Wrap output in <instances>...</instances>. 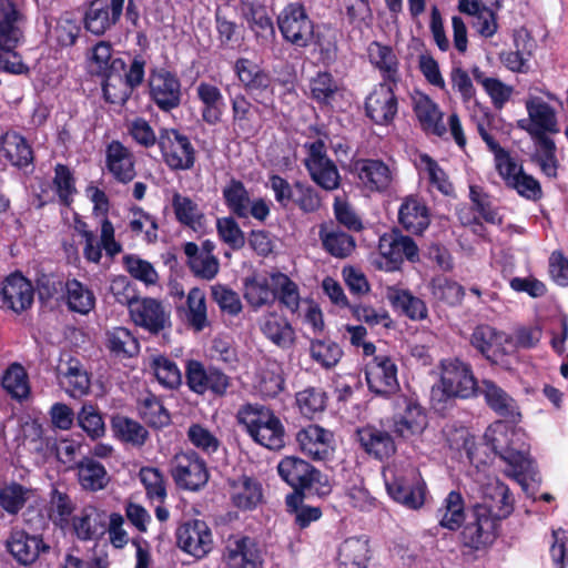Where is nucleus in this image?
Returning a JSON list of instances; mask_svg holds the SVG:
<instances>
[{
  "label": "nucleus",
  "instance_id": "22",
  "mask_svg": "<svg viewBox=\"0 0 568 568\" xmlns=\"http://www.w3.org/2000/svg\"><path fill=\"white\" fill-rule=\"evenodd\" d=\"M3 306L16 313H21L32 305L34 290L30 281L21 274L8 276L0 291Z\"/></svg>",
  "mask_w": 568,
  "mask_h": 568
},
{
  "label": "nucleus",
  "instance_id": "16",
  "mask_svg": "<svg viewBox=\"0 0 568 568\" xmlns=\"http://www.w3.org/2000/svg\"><path fill=\"white\" fill-rule=\"evenodd\" d=\"M378 250L381 255L386 260L383 266L386 271L398 268L404 258L412 262L418 260V247L416 243L410 237L397 232L382 235L379 237Z\"/></svg>",
  "mask_w": 568,
  "mask_h": 568
},
{
  "label": "nucleus",
  "instance_id": "62",
  "mask_svg": "<svg viewBox=\"0 0 568 568\" xmlns=\"http://www.w3.org/2000/svg\"><path fill=\"white\" fill-rule=\"evenodd\" d=\"M139 477L146 490L148 497L153 501L162 504L166 497L163 474L154 467H142Z\"/></svg>",
  "mask_w": 568,
  "mask_h": 568
},
{
  "label": "nucleus",
  "instance_id": "47",
  "mask_svg": "<svg viewBox=\"0 0 568 568\" xmlns=\"http://www.w3.org/2000/svg\"><path fill=\"white\" fill-rule=\"evenodd\" d=\"M78 479L83 489L98 491L106 487L110 477L101 463L85 457L78 464Z\"/></svg>",
  "mask_w": 568,
  "mask_h": 568
},
{
  "label": "nucleus",
  "instance_id": "29",
  "mask_svg": "<svg viewBox=\"0 0 568 568\" xmlns=\"http://www.w3.org/2000/svg\"><path fill=\"white\" fill-rule=\"evenodd\" d=\"M57 378L59 385L71 397L87 395L90 388V378L81 363L72 357L61 359L57 366Z\"/></svg>",
  "mask_w": 568,
  "mask_h": 568
},
{
  "label": "nucleus",
  "instance_id": "55",
  "mask_svg": "<svg viewBox=\"0 0 568 568\" xmlns=\"http://www.w3.org/2000/svg\"><path fill=\"white\" fill-rule=\"evenodd\" d=\"M138 408L145 423L153 427L160 428L170 423L168 410L163 407L161 400L152 394L142 396Z\"/></svg>",
  "mask_w": 568,
  "mask_h": 568
},
{
  "label": "nucleus",
  "instance_id": "51",
  "mask_svg": "<svg viewBox=\"0 0 568 568\" xmlns=\"http://www.w3.org/2000/svg\"><path fill=\"white\" fill-rule=\"evenodd\" d=\"M223 197L229 210L240 219L248 217V206L251 197L244 184L237 180H232L223 189Z\"/></svg>",
  "mask_w": 568,
  "mask_h": 568
},
{
  "label": "nucleus",
  "instance_id": "34",
  "mask_svg": "<svg viewBox=\"0 0 568 568\" xmlns=\"http://www.w3.org/2000/svg\"><path fill=\"white\" fill-rule=\"evenodd\" d=\"M357 438L364 450L377 459L389 458L396 450L392 436L375 426H365L357 430Z\"/></svg>",
  "mask_w": 568,
  "mask_h": 568
},
{
  "label": "nucleus",
  "instance_id": "21",
  "mask_svg": "<svg viewBox=\"0 0 568 568\" xmlns=\"http://www.w3.org/2000/svg\"><path fill=\"white\" fill-rule=\"evenodd\" d=\"M7 548L19 564L28 566L33 564L42 552H45L49 546L38 535L14 529L7 540Z\"/></svg>",
  "mask_w": 568,
  "mask_h": 568
},
{
  "label": "nucleus",
  "instance_id": "40",
  "mask_svg": "<svg viewBox=\"0 0 568 568\" xmlns=\"http://www.w3.org/2000/svg\"><path fill=\"white\" fill-rule=\"evenodd\" d=\"M244 298L253 310L270 306L275 302V292L271 275H253L244 280Z\"/></svg>",
  "mask_w": 568,
  "mask_h": 568
},
{
  "label": "nucleus",
  "instance_id": "7",
  "mask_svg": "<svg viewBox=\"0 0 568 568\" xmlns=\"http://www.w3.org/2000/svg\"><path fill=\"white\" fill-rule=\"evenodd\" d=\"M159 148L165 164L175 171H187L194 166L196 152L190 139L175 129H162Z\"/></svg>",
  "mask_w": 568,
  "mask_h": 568
},
{
  "label": "nucleus",
  "instance_id": "63",
  "mask_svg": "<svg viewBox=\"0 0 568 568\" xmlns=\"http://www.w3.org/2000/svg\"><path fill=\"white\" fill-rule=\"evenodd\" d=\"M311 97L318 103L328 104L338 91V84L328 72H318L310 80Z\"/></svg>",
  "mask_w": 568,
  "mask_h": 568
},
{
  "label": "nucleus",
  "instance_id": "33",
  "mask_svg": "<svg viewBox=\"0 0 568 568\" xmlns=\"http://www.w3.org/2000/svg\"><path fill=\"white\" fill-rule=\"evenodd\" d=\"M337 565L339 568H368L371 547L367 537H349L337 548Z\"/></svg>",
  "mask_w": 568,
  "mask_h": 568
},
{
  "label": "nucleus",
  "instance_id": "23",
  "mask_svg": "<svg viewBox=\"0 0 568 568\" xmlns=\"http://www.w3.org/2000/svg\"><path fill=\"white\" fill-rule=\"evenodd\" d=\"M234 71L245 91L256 100L272 92V77L255 62L241 58L235 62Z\"/></svg>",
  "mask_w": 568,
  "mask_h": 568
},
{
  "label": "nucleus",
  "instance_id": "36",
  "mask_svg": "<svg viewBox=\"0 0 568 568\" xmlns=\"http://www.w3.org/2000/svg\"><path fill=\"white\" fill-rule=\"evenodd\" d=\"M367 57L372 65L381 72L384 82L397 83L398 59L389 45L373 41L367 47Z\"/></svg>",
  "mask_w": 568,
  "mask_h": 568
},
{
  "label": "nucleus",
  "instance_id": "30",
  "mask_svg": "<svg viewBox=\"0 0 568 568\" xmlns=\"http://www.w3.org/2000/svg\"><path fill=\"white\" fill-rule=\"evenodd\" d=\"M124 62L121 59L112 58V48L110 43L101 41L94 45L91 57V68L98 74L106 78L103 84V92L106 100L112 103L115 102L111 99L110 87L111 80L114 75L120 78V73L124 70Z\"/></svg>",
  "mask_w": 568,
  "mask_h": 568
},
{
  "label": "nucleus",
  "instance_id": "44",
  "mask_svg": "<svg viewBox=\"0 0 568 568\" xmlns=\"http://www.w3.org/2000/svg\"><path fill=\"white\" fill-rule=\"evenodd\" d=\"M386 297L394 307L400 308L410 320L422 321L427 317L426 304L409 291L388 286L386 287Z\"/></svg>",
  "mask_w": 568,
  "mask_h": 568
},
{
  "label": "nucleus",
  "instance_id": "8",
  "mask_svg": "<svg viewBox=\"0 0 568 568\" xmlns=\"http://www.w3.org/2000/svg\"><path fill=\"white\" fill-rule=\"evenodd\" d=\"M129 314L136 326L150 334H159L172 325L170 306L153 297H139L130 305Z\"/></svg>",
  "mask_w": 568,
  "mask_h": 568
},
{
  "label": "nucleus",
  "instance_id": "18",
  "mask_svg": "<svg viewBox=\"0 0 568 568\" xmlns=\"http://www.w3.org/2000/svg\"><path fill=\"white\" fill-rule=\"evenodd\" d=\"M300 449L316 460L329 458L335 448L334 435L331 430L318 425H308L296 434Z\"/></svg>",
  "mask_w": 568,
  "mask_h": 568
},
{
  "label": "nucleus",
  "instance_id": "60",
  "mask_svg": "<svg viewBox=\"0 0 568 568\" xmlns=\"http://www.w3.org/2000/svg\"><path fill=\"white\" fill-rule=\"evenodd\" d=\"M31 490L20 484L12 483L0 489V507L8 514L19 513L28 499Z\"/></svg>",
  "mask_w": 568,
  "mask_h": 568
},
{
  "label": "nucleus",
  "instance_id": "64",
  "mask_svg": "<svg viewBox=\"0 0 568 568\" xmlns=\"http://www.w3.org/2000/svg\"><path fill=\"white\" fill-rule=\"evenodd\" d=\"M247 21L250 29L261 44H270L275 39L272 19L263 8L252 9Z\"/></svg>",
  "mask_w": 568,
  "mask_h": 568
},
{
  "label": "nucleus",
  "instance_id": "20",
  "mask_svg": "<svg viewBox=\"0 0 568 568\" xmlns=\"http://www.w3.org/2000/svg\"><path fill=\"white\" fill-rule=\"evenodd\" d=\"M150 95L163 111L175 109L181 103V83L169 71L160 70L151 73L149 80Z\"/></svg>",
  "mask_w": 568,
  "mask_h": 568
},
{
  "label": "nucleus",
  "instance_id": "50",
  "mask_svg": "<svg viewBox=\"0 0 568 568\" xmlns=\"http://www.w3.org/2000/svg\"><path fill=\"white\" fill-rule=\"evenodd\" d=\"M271 283L274 287L275 300L278 298L280 303L288 311L295 313L300 307V291L296 283H294L287 275L283 273H272Z\"/></svg>",
  "mask_w": 568,
  "mask_h": 568
},
{
  "label": "nucleus",
  "instance_id": "41",
  "mask_svg": "<svg viewBox=\"0 0 568 568\" xmlns=\"http://www.w3.org/2000/svg\"><path fill=\"white\" fill-rule=\"evenodd\" d=\"M404 413L394 422V432L403 437L409 438L422 434L427 425L426 414L416 402L405 400Z\"/></svg>",
  "mask_w": 568,
  "mask_h": 568
},
{
  "label": "nucleus",
  "instance_id": "24",
  "mask_svg": "<svg viewBox=\"0 0 568 568\" xmlns=\"http://www.w3.org/2000/svg\"><path fill=\"white\" fill-rule=\"evenodd\" d=\"M277 471L295 490L311 488L320 477V473L311 464L295 456L284 457L277 465Z\"/></svg>",
  "mask_w": 568,
  "mask_h": 568
},
{
  "label": "nucleus",
  "instance_id": "37",
  "mask_svg": "<svg viewBox=\"0 0 568 568\" xmlns=\"http://www.w3.org/2000/svg\"><path fill=\"white\" fill-rule=\"evenodd\" d=\"M106 165L120 182H130L135 176L133 155L119 141H113L108 145Z\"/></svg>",
  "mask_w": 568,
  "mask_h": 568
},
{
  "label": "nucleus",
  "instance_id": "35",
  "mask_svg": "<svg viewBox=\"0 0 568 568\" xmlns=\"http://www.w3.org/2000/svg\"><path fill=\"white\" fill-rule=\"evenodd\" d=\"M356 171L359 181L369 191H385L393 181L392 170L379 160H361L356 163Z\"/></svg>",
  "mask_w": 568,
  "mask_h": 568
},
{
  "label": "nucleus",
  "instance_id": "17",
  "mask_svg": "<svg viewBox=\"0 0 568 568\" xmlns=\"http://www.w3.org/2000/svg\"><path fill=\"white\" fill-rule=\"evenodd\" d=\"M224 558L227 568H262L263 564L257 544L242 535L227 538Z\"/></svg>",
  "mask_w": 568,
  "mask_h": 568
},
{
  "label": "nucleus",
  "instance_id": "5",
  "mask_svg": "<svg viewBox=\"0 0 568 568\" xmlns=\"http://www.w3.org/2000/svg\"><path fill=\"white\" fill-rule=\"evenodd\" d=\"M479 383L476 382L471 367L457 359L442 362L440 381L432 388L433 399L444 402L449 398L467 399L477 395Z\"/></svg>",
  "mask_w": 568,
  "mask_h": 568
},
{
  "label": "nucleus",
  "instance_id": "6",
  "mask_svg": "<svg viewBox=\"0 0 568 568\" xmlns=\"http://www.w3.org/2000/svg\"><path fill=\"white\" fill-rule=\"evenodd\" d=\"M276 23L283 39L296 48H306L314 37V23L301 2L287 3L277 14Z\"/></svg>",
  "mask_w": 568,
  "mask_h": 568
},
{
  "label": "nucleus",
  "instance_id": "57",
  "mask_svg": "<svg viewBox=\"0 0 568 568\" xmlns=\"http://www.w3.org/2000/svg\"><path fill=\"white\" fill-rule=\"evenodd\" d=\"M112 429L120 439L134 446H142L149 435L142 425L124 416H115L112 419Z\"/></svg>",
  "mask_w": 568,
  "mask_h": 568
},
{
  "label": "nucleus",
  "instance_id": "19",
  "mask_svg": "<svg viewBox=\"0 0 568 568\" xmlns=\"http://www.w3.org/2000/svg\"><path fill=\"white\" fill-rule=\"evenodd\" d=\"M386 487L395 501L408 508L417 509L424 504L425 485L414 469L405 476H395L392 480H387Z\"/></svg>",
  "mask_w": 568,
  "mask_h": 568
},
{
  "label": "nucleus",
  "instance_id": "13",
  "mask_svg": "<svg viewBox=\"0 0 568 568\" xmlns=\"http://www.w3.org/2000/svg\"><path fill=\"white\" fill-rule=\"evenodd\" d=\"M186 379L193 392L197 394L211 392L216 396H224L232 384L226 374L214 367L205 368L197 361H191L187 364Z\"/></svg>",
  "mask_w": 568,
  "mask_h": 568
},
{
  "label": "nucleus",
  "instance_id": "26",
  "mask_svg": "<svg viewBox=\"0 0 568 568\" xmlns=\"http://www.w3.org/2000/svg\"><path fill=\"white\" fill-rule=\"evenodd\" d=\"M227 493L232 505L240 510L255 509L263 500L261 483L245 475L230 479Z\"/></svg>",
  "mask_w": 568,
  "mask_h": 568
},
{
  "label": "nucleus",
  "instance_id": "49",
  "mask_svg": "<svg viewBox=\"0 0 568 568\" xmlns=\"http://www.w3.org/2000/svg\"><path fill=\"white\" fill-rule=\"evenodd\" d=\"M65 297L71 311L88 314L95 305L93 292L78 280H69L65 283Z\"/></svg>",
  "mask_w": 568,
  "mask_h": 568
},
{
  "label": "nucleus",
  "instance_id": "25",
  "mask_svg": "<svg viewBox=\"0 0 568 568\" xmlns=\"http://www.w3.org/2000/svg\"><path fill=\"white\" fill-rule=\"evenodd\" d=\"M125 0H110L109 3L93 0L85 14V28L93 34H103L120 19Z\"/></svg>",
  "mask_w": 568,
  "mask_h": 568
},
{
  "label": "nucleus",
  "instance_id": "32",
  "mask_svg": "<svg viewBox=\"0 0 568 568\" xmlns=\"http://www.w3.org/2000/svg\"><path fill=\"white\" fill-rule=\"evenodd\" d=\"M195 93L202 105V120L209 125L220 123L226 109V103L220 88L203 81L196 85Z\"/></svg>",
  "mask_w": 568,
  "mask_h": 568
},
{
  "label": "nucleus",
  "instance_id": "27",
  "mask_svg": "<svg viewBox=\"0 0 568 568\" xmlns=\"http://www.w3.org/2000/svg\"><path fill=\"white\" fill-rule=\"evenodd\" d=\"M106 520V511L87 505L72 517V530L81 540L97 539L105 534Z\"/></svg>",
  "mask_w": 568,
  "mask_h": 568
},
{
  "label": "nucleus",
  "instance_id": "61",
  "mask_svg": "<svg viewBox=\"0 0 568 568\" xmlns=\"http://www.w3.org/2000/svg\"><path fill=\"white\" fill-rule=\"evenodd\" d=\"M536 144L535 159L541 171L550 178L557 174L556 145L549 136L532 138Z\"/></svg>",
  "mask_w": 568,
  "mask_h": 568
},
{
  "label": "nucleus",
  "instance_id": "48",
  "mask_svg": "<svg viewBox=\"0 0 568 568\" xmlns=\"http://www.w3.org/2000/svg\"><path fill=\"white\" fill-rule=\"evenodd\" d=\"M183 251L193 274L202 280H213L220 270L216 256L201 255L199 246L193 242L184 244Z\"/></svg>",
  "mask_w": 568,
  "mask_h": 568
},
{
  "label": "nucleus",
  "instance_id": "10",
  "mask_svg": "<svg viewBox=\"0 0 568 568\" xmlns=\"http://www.w3.org/2000/svg\"><path fill=\"white\" fill-rule=\"evenodd\" d=\"M171 474L176 485L187 490H199L209 480L205 462L194 452L178 453L171 463Z\"/></svg>",
  "mask_w": 568,
  "mask_h": 568
},
{
  "label": "nucleus",
  "instance_id": "58",
  "mask_svg": "<svg viewBox=\"0 0 568 568\" xmlns=\"http://www.w3.org/2000/svg\"><path fill=\"white\" fill-rule=\"evenodd\" d=\"M78 425L92 439L102 437L105 433L104 420L98 409L91 403H85L77 415Z\"/></svg>",
  "mask_w": 568,
  "mask_h": 568
},
{
  "label": "nucleus",
  "instance_id": "3",
  "mask_svg": "<svg viewBox=\"0 0 568 568\" xmlns=\"http://www.w3.org/2000/svg\"><path fill=\"white\" fill-rule=\"evenodd\" d=\"M237 420L258 445L271 450L284 447V425L271 408L257 404L244 405L237 413Z\"/></svg>",
  "mask_w": 568,
  "mask_h": 568
},
{
  "label": "nucleus",
  "instance_id": "2",
  "mask_svg": "<svg viewBox=\"0 0 568 568\" xmlns=\"http://www.w3.org/2000/svg\"><path fill=\"white\" fill-rule=\"evenodd\" d=\"M484 439L510 467V475L517 477L529 473L531 468L528 457L529 445L526 443V434L523 430L503 422H496L486 429Z\"/></svg>",
  "mask_w": 568,
  "mask_h": 568
},
{
  "label": "nucleus",
  "instance_id": "4",
  "mask_svg": "<svg viewBox=\"0 0 568 568\" xmlns=\"http://www.w3.org/2000/svg\"><path fill=\"white\" fill-rule=\"evenodd\" d=\"M23 14L13 0H0V71L11 74H23L28 71L17 53L11 51L22 39L20 23Z\"/></svg>",
  "mask_w": 568,
  "mask_h": 568
},
{
  "label": "nucleus",
  "instance_id": "11",
  "mask_svg": "<svg viewBox=\"0 0 568 568\" xmlns=\"http://www.w3.org/2000/svg\"><path fill=\"white\" fill-rule=\"evenodd\" d=\"M528 119L518 121V126L526 130L531 138L547 136L559 132L556 111L541 98L530 95L525 101Z\"/></svg>",
  "mask_w": 568,
  "mask_h": 568
},
{
  "label": "nucleus",
  "instance_id": "59",
  "mask_svg": "<svg viewBox=\"0 0 568 568\" xmlns=\"http://www.w3.org/2000/svg\"><path fill=\"white\" fill-rule=\"evenodd\" d=\"M2 386L13 398H26L30 387L24 368L19 364H12L2 377Z\"/></svg>",
  "mask_w": 568,
  "mask_h": 568
},
{
  "label": "nucleus",
  "instance_id": "45",
  "mask_svg": "<svg viewBox=\"0 0 568 568\" xmlns=\"http://www.w3.org/2000/svg\"><path fill=\"white\" fill-rule=\"evenodd\" d=\"M508 341L507 335L489 325H478L470 338L471 345L483 355L489 358L504 351V344Z\"/></svg>",
  "mask_w": 568,
  "mask_h": 568
},
{
  "label": "nucleus",
  "instance_id": "14",
  "mask_svg": "<svg viewBox=\"0 0 568 568\" xmlns=\"http://www.w3.org/2000/svg\"><path fill=\"white\" fill-rule=\"evenodd\" d=\"M178 545L186 554L201 559L213 548V536L203 520H190L181 525L176 531Z\"/></svg>",
  "mask_w": 568,
  "mask_h": 568
},
{
  "label": "nucleus",
  "instance_id": "9",
  "mask_svg": "<svg viewBox=\"0 0 568 568\" xmlns=\"http://www.w3.org/2000/svg\"><path fill=\"white\" fill-rule=\"evenodd\" d=\"M307 155L304 164L312 180L326 191L338 189L341 175L335 163L327 156L325 144L322 140H316L305 144Z\"/></svg>",
  "mask_w": 568,
  "mask_h": 568
},
{
  "label": "nucleus",
  "instance_id": "52",
  "mask_svg": "<svg viewBox=\"0 0 568 568\" xmlns=\"http://www.w3.org/2000/svg\"><path fill=\"white\" fill-rule=\"evenodd\" d=\"M439 524L449 530L460 527L465 520L464 500L458 491H450L438 510Z\"/></svg>",
  "mask_w": 568,
  "mask_h": 568
},
{
  "label": "nucleus",
  "instance_id": "54",
  "mask_svg": "<svg viewBox=\"0 0 568 568\" xmlns=\"http://www.w3.org/2000/svg\"><path fill=\"white\" fill-rule=\"evenodd\" d=\"M106 347L120 356H133L139 352V342L125 327H113L106 332Z\"/></svg>",
  "mask_w": 568,
  "mask_h": 568
},
{
  "label": "nucleus",
  "instance_id": "39",
  "mask_svg": "<svg viewBox=\"0 0 568 568\" xmlns=\"http://www.w3.org/2000/svg\"><path fill=\"white\" fill-rule=\"evenodd\" d=\"M414 112L422 128L436 135L445 132V125L442 122L443 113L438 105L427 95L417 92L413 95Z\"/></svg>",
  "mask_w": 568,
  "mask_h": 568
},
{
  "label": "nucleus",
  "instance_id": "15",
  "mask_svg": "<svg viewBox=\"0 0 568 568\" xmlns=\"http://www.w3.org/2000/svg\"><path fill=\"white\" fill-rule=\"evenodd\" d=\"M368 388L377 395H390L398 389L397 366L387 355H376L366 364Z\"/></svg>",
  "mask_w": 568,
  "mask_h": 568
},
{
  "label": "nucleus",
  "instance_id": "1",
  "mask_svg": "<svg viewBox=\"0 0 568 568\" xmlns=\"http://www.w3.org/2000/svg\"><path fill=\"white\" fill-rule=\"evenodd\" d=\"M484 503L474 508V520L462 531V542L473 550L487 548L496 538L498 523L511 513L508 487L497 478H488L483 487Z\"/></svg>",
  "mask_w": 568,
  "mask_h": 568
},
{
  "label": "nucleus",
  "instance_id": "42",
  "mask_svg": "<svg viewBox=\"0 0 568 568\" xmlns=\"http://www.w3.org/2000/svg\"><path fill=\"white\" fill-rule=\"evenodd\" d=\"M1 150L12 165L23 168L33 161V151L27 140L19 133L6 132L0 140Z\"/></svg>",
  "mask_w": 568,
  "mask_h": 568
},
{
  "label": "nucleus",
  "instance_id": "31",
  "mask_svg": "<svg viewBox=\"0 0 568 568\" xmlns=\"http://www.w3.org/2000/svg\"><path fill=\"white\" fill-rule=\"evenodd\" d=\"M477 395H483L486 404L498 415L517 420L520 412L517 402L490 379L479 383Z\"/></svg>",
  "mask_w": 568,
  "mask_h": 568
},
{
  "label": "nucleus",
  "instance_id": "56",
  "mask_svg": "<svg viewBox=\"0 0 568 568\" xmlns=\"http://www.w3.org/2000/svg\"><path fill=\"white\" fill-rule=\"evenodd\" d=\"M186 318L187 323L200 332L207 326L206 300L205 294L199 287L190 290L186 297Z\"/></svg>",
  "mask_w": 568,
  "mask_h": 568
},
{
  "label": "nucleus",
  "instance_id": "28",
  "mask_svg": "<svg viewBox=\"0 0 568 568\" xmlns=\"http://www.w3.org/2000/svg\"><path fill=\"white\" fill-rule=\"evenodd\" d=\"M258 328L266 339L280 348H291L295 331L288 320L275 311L266 312L258 320Z\"/></svg>",
  "mask_w": 568,
  "mask_h": 568
},
{
  "label": "nucleus",
  "instance_id": "46",
  "mask_svg": "<svg viewBox=\"0 0 568 568\" xmlns=\"http://www.w3.org/2000/svg\"><path fill=\"white\" fill-rule=\"evenodd\" d=\"M101 245L95 244V239L85 241L83 254L85 258L93 263H99L102 257L101 246L105 250L106 254L114 256L122 250L120 243L114 239V227L108 219H103L101 222L100 233Z\"/></svg>",
  "mask_w": 568,
  "mask_h": 568
},
{
  "label": "nucleus",
  "instance_id": "38",
  "mask_svg": "<svg viewBox=\"0 0 568 568\" xmlns=\"http://www.w3.org/2000/svg\"><path fill=\"white\" fill-rule=\"evenodd\" d=\"M398 219L400 224L414 234H420L430 222L427 206L414 196L404 200L398 211Z\"/></svg>",
  "mask_w": 568,
  "mask_h": 568
},
{
  "label": "nucleus",
  "instance_id": "12",
  "mask_svg": "<svg viewBox=\"0 0 568 568\" xmlns=\"http://www.w3.org/2000/svg\"><path fill=\"white\" fill-rule=\"evenodd\" d=\"M396 84L379 83L365 101L367 116L378 125L390 124L398 111V101L394 91Z\"/></svg>",
  "mask_w": 568,
  "mask_h": 568
},
{
  "label": "nucleus",
  "instance_id": "53",
  "mask_svg": "<svg viewBox=\"0 0 568 568\" xmlns=\"http://www.w3.org/2000/svg\"><path fill=\"white\" fill-rule=\"evenodd\" d=\"M310 355L323 368L329 369L338 364L343 356L341 346L332 339H312Z\"/></svg>",
  "mask_w": 568,
  "mask_h": 568
},
{
  "label": "nucleus",
  "instance_id": "43",
  "mask_svg": "<svg viewBox=\"0 0 568 568\" xmlns=\"http://www.w3.org/2000/svg\"><path fill=\"white\" fill-rule=\"evenodd\" d=\"M172 207L179 223L195 232L203 229L204 213L191 197L175 192L172 196Z\"/></svg>",
  "mask_w": 568,
  "mask_h": 568
}]
</instances>
